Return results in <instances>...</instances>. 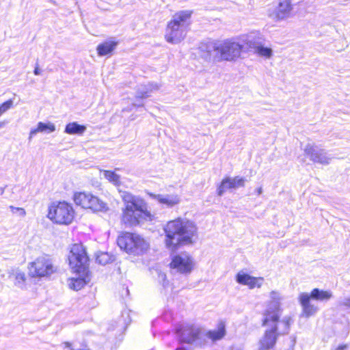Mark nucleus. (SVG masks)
<instances>
[{
  "label": "nucleus",
  "instance_id": "nucleus-1",
  "mask_svg": "<svg viewBox=\"0 0 350 350\" xmlns=\"http://www.w3.org/2000/svg\"><path fill=\"white\" fill-rule=\"evenodd\" d=\"M163 230L166 247L173 252L180 245L192 243V239L197 232V228L193 222L180 219L167 222Z\"/></svg>",
  "mask_w": 350,
  "mask_h": 350
},
{
  "label": "nucleus",
  "instance_id": "nucleus-2",
  "mask_svg": "<svg viewBox=\"0 0 350 350\" xmlns=\"http://www.w3.org/2000/svg\"><path fill=\"white\" fill-rule=\"evenodd\" d=\"M68 261L71 269L79 275L78 278L71 280L69 286L75 291H79L90 280L89 277L90 258L86 248L81 243L74 244L70 250Z\"/></svg>",
  "mask_w": 350,
  "mask_h": 350
},
{
  "label": "nucleus",
  "instance_id": "nucleus-3",
  "mask_svg": "<svg viewBox=\"0 0 350 350\" xmlns=\"http://www.w3.org/2000/svg\"><path fill=\"white\" fill-rule=\"evenodd\" d=\"M192 13L190 10H182L173 15L165 31V38L168 43L176 44L184 40L191 24Z\"/></svg>",
  "mask_w": 350,
  "mask_h": 350
},
{
  "label": "nucleus",
  "instance_id": "nucleus-4",
  "mask_svg": "<svg viewBox=\"0 0 350 350\" xmlns=\"http://www.w3.org/2000/svg\"><path fill=\"white\" fill-rule=\"evenodd\" d=\"M126 205L123 211L122 221L131 226L139 225L143 221L151 220L146 202L133 196L124 197Z\"/></svg>",
  "mask_w": 350,
  "mask_h": 350
},
{
  "label": "nucleus",
  "instance_id": "nucleus-5",
  "mask_svg": "<svg viewBox=\"0 0 350 350\" xmlns=\"http://www.w3.org/2000/svg\"><path fill=\"white\" fill-rule=\"evenodd\" d=\"M333 297L330 291H324L318 288H313L310 293H301L299 295V301L302 307V316L308 318L314 315L319 308L311 301H327Z\"/></svg>",
  "mask_w": 350,
  "mask_h": 350
},
{
  "label": "nucleus",
  "instance_id": "nucleus-6",
  "mask_svg": "<svg viewBox=\"0 0 350 350\" xmlns=\"http://www.w3.org/2000/svg\"><path fill=\"white\" fill-rule=\"evenodd\" d=\"M117 244L122 250L133 256H141L149 249V243L140 235L124 232L117 239Z\"/></svg>",
  "mask_w": 350,
  "mask_h": 350
},
{
  "label": "nucleus",
  "instance_id": "nucleus-7",
  "mask_svg": "<svg viewBox=\"0 0 350 350\" xmlns=\"http://www.w3.org/2000/svg\"><path fill=\"white\" fill-rule=\"evenodd\" d=\"M75 215L71 204L63 201L53 202L49 208L48 217L53 222L59 224H70Z\"/></svg>",
  "mask_w": 350,
  "mask_h": 350
},
{
  "label": "nucleus",
  "instance_id": "nucleus-8",
  "mask_svg": "<svg viewBox=\"0 0 350 350\" xmlns=\"http://www.w3.org/2000/svg\"><path fill=\"white\" fill-rule=\"evenodd\" d=\"M218 61L234 60L244 51V45L230 40L218 41Z\"/></svg>",
  "mask_w": 350,
  "mask_h": 350
},
{
  "label": "nucleus",
  "instance_id": "nucleus-9",
  "mask_svg": "<svg viewBox=\"0 0 350 350\" xmlns=\"http://www.w3.org/2000/svg\"><path fill=\"white\" fill-rule=\"evenodd\" d=\"M74 201L77 205H79L84 208L91 209L94 212L105 211L107 210V204L91 193L85 192L75 193L74 196Z\"/></svg>",
  "mask_w": 350,
  "mask_h": 350
},
{
  "label": "nucleus",
  "instance_id": "nucleus-10",
  "mask_svg": "<svg viewBox=\"0 0 350 350\" xmlns=\"http://www.w3.org/2000/svg\"><path fill=\"white\" fill-rule=\"evenodd\" d=\"M29 269V274L33 278L50 275L55 271L51 259L46 255L37 258L30 263Z\"/></svg>",
  "mask_w": 350,
  "mask_h": 350
},
{
  "label": "nucleus",
  "instance_id": "nucleus-11",
  "mask_svg": "<svg viewBox=\"0 0 350 350\" xmlns=\"http://www.w3.org/2000/svg\"><path fill=\"white\" fill-rule=\"evenodd\" d=\"M305 155L314 163L328 165L333 157L320 146L308 144L304 148Z\"/></svg>",
  "mask_w": 350,
  "mask_h": 350
},
{
  "label": "nucleus",
  "instance_id": "nucleus-12",
  "mask_svg": "<svg viewBox=\"0 0 350 350\" xmlns=\"http://www.w3.org/2000/svg\"><path fill=\"white\" fill-rule=\"evenodd\" d=\"M176 333L181 342L188 344L201 338L202 335L201 329L193 325H180L176 327Z\"/></svg>",
  "mask_w": 350,
  "mask_h": 350
},
{
  "label": "nucleus",
  "instance_id": "nucleus-13",
  "mask_svg": "<svg viewBox=\"0 0 350 350\" xmlns=\"http://www.w3.org/2000/svg\"><path fill=\"white\" fill-rule=\"evenodd\" d=\"M170 267L182 274H189L193 268V259L186 254L176 255L172 259Z\"/></svg>",
  "mask_w": 350,
  "mask_h": 350
},
{
  "label": "nucleus",
  "instance_id": "nucleus-14",
  "mask_svg": "<svg viewBox=\"0 0 350 350\" xmlns=\"http://www.w3.org/2000/svg\"><path fill=\"white\" fill-rule=\"evenodd\" d=\"M198 51L200 56L205 61H218V41L202 42L199 44Z\"/></svg>",
  "mask_w": 350,
  "mask_h": 350
},
{
  "label": "nucleus",
  "instance_id": "nucleus-15",
  "mask_svg": "<svg viewBox=\"0 0 350 350\" xmlns=\"http://www.w3.org/2000/svg\"><path fill=\"white\" fill-rule=\"evenodd\" d=\"M281 315L280 303L278 300L270 301L267 305V308L264 312V319L262 320V325L277 324Z\"/></svg>",
  "mask_w": 350,
  "mask_h": 350
},
{
  "label": "nucleus",
  "instance_id": "nucleus-16",
  "mask_svg": "<svg viewBox=\"0 0 350 350\" xmlns=\"http://www.w3.org/2000/svg\"><path fill=\"white\" fill-rule=\"evenodd\" d=\"M271 328L267 329L263 337L260 340L259 349L269 350L275 346L278 337L280 334L278 332V327L277 324L269 325Z\"/></svg>",
  "mask_w": 350,
  "mask_h": 350
},
{
  "label": "nucleus",
  "instance_id": "nucleus-17",
  "mask_svg": "<svg viewBox=\"0 0 350 350\" xmlns=\"http://www.w3.org/2000/svg\"><path fill=\"white\" fill-rule=\"evenodd\" d=\"M292 9L291 0L280 1L270 16L273 19L283 20L290 16Z\"/></svg>",
  "mask_w": 350,
  "mask_h": 350
},
{
  "label": "nucleus",
  "instance_id": "nucleus-18",
  "mask_svg": "<svg viewBox=\"0 0 350 350\" xmlns=\"http://www.w3.org/2000/svg\"><path fill=\"white\" fill-rule=\"evenodd\" d=\"M159 89L157 83H148V84L140 85L138 86L135 97L137 100L139 98H147L151 96V93L156 90Z\"/></svg>",
  "mask_w": 350,
  "mask_h": 350
},
{
  "label": "nucleus",
  "instance_id": "nucleus-19",
  "mask_svg": "<svg viewBox=\"0 0 350 350\" xmlns=\"http://www.w3.org/2000/svg\"><path fill=\"white\" fill-rule=\"evenodd\" d=\"M118 42L115 40H107L99 44L96 47L97 53L99 56H105L111 54L116 48Z\"/></svg>",
  "mask_w": 350,
  "mask_h": 350
},
{
  "label": "nucleus",
  "instance_id": "nucleus-20",
  "mask_svg": "<svg viewBox=\"0 0 350 350\" xmlns=\"http://www.w3.org/2000/svg\"><path fill=\"white\" fill-rule=\"evenodd\" d=\"M55 131V126L53 123L39 122L36 129H31L29 133V139L38 133H51Z\"/></svg>",
  "mask_w": 350,
  "mask_h": 350
},
{
  "label": "nucleus",
  "instance_id": "nucleus-21",
  "mask_svg": "<svg viewBox=\"0 0 350 350\" xmlns=\"http://www.w3.org/2000/svg\"><path fill=\"white\" fill-rule=\"evenodd\" d=\"M86 129L85 125L80 124L77 122H72L66 125L64 133L69 135H81L86 131Z\"/></svg>",
  "mask_w": 350,
  "mask_h": 350
},
{
  "label": "nucleus",
  "instance_id": "nucleus-22",
  "mask_svg": "<svg viewBox=\"0 0 350 350\" xmlns=\"http://www.w3.org/2000/svg\"><path fill=\"white\" fill-rule=\"evenodd\" d=\"M154 198L162 204L166 205L167 207H172L177 204L179 202V198L176 195H155Z\"/></svg>",
  "mask_w": 350,
  "mask_h": 350
},
{
  "label": "nucleus",
  "instance_id": "nucleus-23",
  "mask_svg": "<svg viewBox=\"0 0 350 350\" xmlns=\"http://www.w3.org/2000/svg\"><path fill=\"white\" fill-rule=\"evenodd\" d=\"M226 335V326L224 323L220 322L216 330L208 331L206 336L213 341L221 340Z\"/></svg>",
  "mask_w": 350,
  "mask_h": 350
},
{
  "label": "nucleus",
  "instance_id": "nucleus-24",
  "mask_svg": "<svg viewBox=\"0 0 350 350\" xmlns=\"http://www.w3.org/2000/svg\"><path fill=\"white\" fill-rule=\"evenodd\" d=\"M245 42L244 45V51H248L250 49H254V51L260 44L259 39H257L255 34L252 33L249 35L245 36V38L243 40Z\"/></svg>",
  "mask_w": 350,
  "mask_h": 350
},
{
  "label": "nucleus",
  "instance_id": "nucleus-25",
  "mask_svg": "<svg viewBox=\"0 0 350 350\" xmlns=\"http://www.w3.org/2000/svg\"><path fill=\"white\" fill-rule=\"evenodd\" d=\"M96 262L101 265H105L115 260V256L108 252H98L95 254Z\"/></svg>",
  "mask_w": 350,
  "mask_h": 350
},
{
  "label": "nucleus",
  "instance_id": "nucleus-26",
  "mask_svg": "<svg viewBox=\"0 0 350 350\" xmlns=\"http://www.w3.org/2000/svg\"><path fill=\"white\" fill-rule=\"evenodd\" d=\"M232 185L230 183V177L226 176L222 179L217 185L216 193L218 196H222L227 190H232Z\"/></svg>",
  "mask_w": 350,
  "mask_h": 350
},
{
  "label": "nucleus",
  "instance_id": "nucleus-27",
  "mask_svg": "<svg viewBox=\"0 0 350 350\" xmlns=\"http://www.w3.org/2000/svg\"><path fill=\"white\" fill-rule=\"evenodd\" d=\"M104 176L110 183L115 185H119L120 184V176L117 174L115 172L111 170H104Z\"/></svg>",
  "mask_w": 350,
  "mask_h": 350
},
{
  "label": "nucleus",
  "instance_id": "nucleus-28",
  "mask_svg": "<svg viewBox=\"0 0 350 350\" xmlns=\"http://www.w3.org/2000/svg\"><path fill=\"white\" fill-rule=\"evenodd\" d=\"M246 179L244 177L241 176H235L234 178L230 177V183L232 185V189H237L239 187H243L245 186V183Z\"/></svg>",
  "mask_w": 350,
  "mask_h": 350
},
{
  "label": "nucleus",
  "instance_id": "nucleus-29",
  "mask_svg": "<svg viewBox=\"0 0 350 350\" xmlns=\"http://www.w3.org/2000/svg\"><path fill=\"white\" fill-rule=\"evenodd\" d=\"M251 276L252 275L243 271H239L236 275V281L240 284L247 285L249 280H251Z\"/></svg>",
  "mask_w": 350,
  "mask_h": 350
},
{
  "label": "nucleus",
  "instance_id": "nucleus-30",
  "mask_svg": "<svg viewBox=\"0 0 350 350\" xmlns=\"http://www.w3.org/2000/svg\"><path fill=\"white\" fill-rule=\"evenodd\" d=\"M254 51L258 55L266 57H270L272 55V50L270 48L264 46L261 44V43L258 45Z\"/></svg>",
  "mask_w": 350,
  "mask_h": 350
},
{
  "label": "nucleus",
  "instance_id": "nucleus-31",
  "mask_svg": "<svg viewBox=\"0 0 350 350\" xmlns=\"http://www.w3.org/2000/svg\"><path fill=\"white\" fill-rule=\"evenodd\" d=\"M263 280V278H256L251 276V280H249L247 286H248L251 289L254 288L255 287L260 288L262 286Z\"/></svg>",
  "mask_w": 350,
  "mask_h": 350
},
{
  "label": "nucleus",
  "instance_id": "nucleus-32",
  "mask_svg": "<svg viewBox=\"0 0 350 350\" xmlns=\"http://www.w3.org/2000/svg\"><path fill=\"white\" fill-rule=\"evenodd\" d=\"M13 105L12 100L10 99L0 105V116L7 111Z\"/></svg>",
  "mask_w": 350,
  "mask_h": 350
},
{
  "label": "nucleus",
  "instance_id": "nucleus-33",
  "mask_svg": "<svg viewBox=\"0 0 350 350\" xmlns=\"http://www.w3.org/2000/svg\"><path fill=\"white\" fill-rule=\"evenodd\" d=\"M291 321V318L289 317H286L281 321V323L284 325V329L281 333L282 334H286L288 333Z\"/></svg>",
  "mask_w": 350,
  "mask_h": 350
},
{
  "label": "nucleus",
  "instance_id": "nucleus-34",
  "mask_svg": "<svg viewBox=\"0 0 350 350\" xmlns=\"http://www.w3.org/2000/svg\"><path fill=\"white\" fill-rule=\"evenodd\" d=\"M15 279L18 285H23L26 280L25 273L21 271L16 272Z\"/></svg>",
  "mask_w": 350,
  "mask_h": 350
},
{
  "label": "nucleus",
  "instance_id": "nucleus-35",
  "mask_svg": "<svg viewBox=\"0 0 350 350\" xmlns=\"http://www.w3.org/2000/svg\"><path fill=\"white\" fill-rule=\"evenodd\" d=\"M159 280L160 283L164 288H166L168 286L169 282L167 280V276L165 273L160 272L159 273Z\"/></svg>",
  "mask_w": 350,
  "mask_h": 350
},
{
  "label": "nucleus",
  "instance_id": "nucleus-36",
  "mask_svg": "<svg viewBox=\"0 0 350 350\" xmlns=\"http://www.w3.org/2000/svg\"><path fill=\"white\" fill-rule=\"evenodd\" d=\"M144 98H139L138 100H137V98H135V102L133 103V105L135 106V107H144V103L142 102V100H144Z\"/></svg>",
  "mask_w": 350,
  "mask_h": 350
},
{
  "label": "nucleus",
  "instance_id": "nucleus-37",
  "mask_svg": "<svg viewBox=\"0 0 350 350\" xmlns=\"http://www.w3.org/2000/svg\"><path fill=\"white\" fill-rule=\"evenodd\" d=\"M270 297L271 299V301L278 300L280 301V295L278 292L273 291H271L270 293Z\"/></svg>",
  "mask_w": 350,
  "mask_h": 350
},
{
  "label": "nucleus",
  "instance_id": "nucleus-38",
  "mask_svg": "<svg viewBox=\"0 0 350 350\" xmlns=\"http://www.w3.org/2000/svg\"><path fill=\"white\" fill-rule=\"evenodd\" d=\"M341 305L350 308V297L345 298L342 301Z\"/></svg>",
  "mask_w": 350,
  "mask_h": 350
},
{
  "label": "nucleus",
  "instance_id": "nucleus-39",
  "mask_svg": "<svg viewBox=\"0 0 350 350\" xmlns=\"http://www.w3.org/2000/svg\"><path fill=\"white\" fill-rule=\"evenodd\" d=\"M41 73V70L39 68V66H38V64H36V66H35V68H34V70H33V74L35 75H40Z\"/></svg>",
  "mask_w": 350,
  "mask_h": 350
},
{
  "label": "nucleus",
  "instance_id": "nucleus-40",
  "mask_svg": "<svg viewBox=\"0 0 350 350\" xmlns=\"http://www.w3.org/2000/svg\"><path fill=\"white\" fill-rule=\"evenodd\" d=\"M10 208L12 209H16V211H19L21 215H22V216H25V210L23 208H14L13 206H10Z\"/></svg>",
  "mask_w": 350,
  "mask_h": 350
},
{
  "label": "nucleus",
  "instance_id": "nucleus-41",
  "mask_svg": "<svg viewBox=\"0 0 350 350\" xmlns=\"http://www.w3.org/2000/svg\"><path fill=\"white\" fill-rule=\"evenodd\" d=\"M262 192V187H258L256 189V193L258 195H260Z\"/></svg>",
  "mask_w": 350,
  "mask_h": 350
},
{
  "label": "nucleus",
  "instance_id": "nucleus-42",
  "mask_svg": "<svg viewBox=\"0 0 350 350\" xmlns=\"http://www.w3.org/2000/svg\"><path fill=\"white\" fill-rule=\"evenodd\" d=\"M8 122H5V121H3V122H0V129L1 128H3V126H5V125L7 124Z\"/></svg>",
  "mask_w": 350,
  "mask_h": 350
},
{
  "label": "nucleus",
  "instance_id": "nucleus-43",
  "mask_svg": "<svg viewBox=\"0 0 350 350\" xmlns=\"http://www.w3.org/2000/svg\"><path fill=\"white\" fill-rule=\"evenodd\" d=\"M65 344H66V347L70 348V346H71V344H70V342H66Z\"/></svg>",
  "mask_w": 350,
  "mask_h": 350
},
{
  "label": "nucleus",
  "instance_id": "nucleus-44",
  "mask_svg": "<svg viewBox=\"0 0 350 350\" xmlns=\"http://www.w3.org/2000/svg\"><path fill=\"white\" fill-rule=\"evenodd\" d=\"M1 194H3V192H4V189L1 188Z\"/></svg>",
  "mask_w": 350,
  "mask_h": 350
},
{
  "label": "nucleus",
  "instance_id": "nucleus-45",
  "mask_svg": "<svg viewBox=\"0 0 350 350\" xmlns=\"http://www.w3.org/2000/svg\"><path fill=\"white\" fill-rule=\"evenodd\" d=\"M126 292H127V293H129V291L128 288H126Z\"/></svg>",
  "mask_w": 350,
  "mask_h": 350
}]
</instances>
